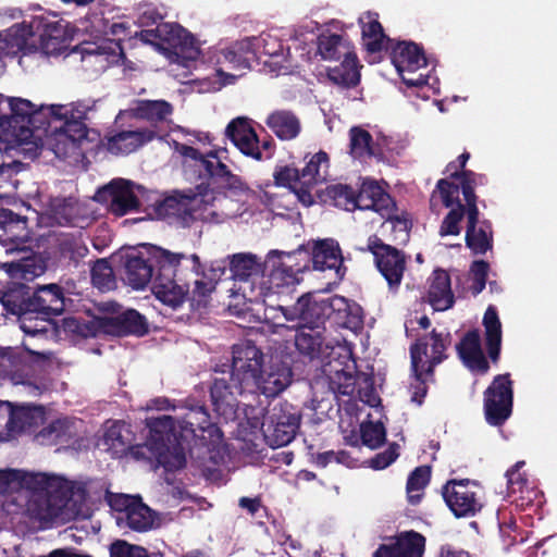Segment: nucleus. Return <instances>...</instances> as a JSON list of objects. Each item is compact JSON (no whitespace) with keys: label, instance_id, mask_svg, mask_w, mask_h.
Masks as SVG:
<instances>
[{"label":"nucleus","instance_id":"1","mask_svg":"<svg viewBox=\"0 0 557 557\" xmlns=\"http://www.w3.org/2000/svg\"><path fill=\"white\" fill-rule=\"evenodd\" d=\"M287 321H296L299 329L295 335L297 350L310 358H321L322 376L315 386L326 384L336 397H356L370 407L380 405L372 374L358 372L351 349L341 343L326 342L325 329L320 325L324 308L310 294L298 298L288 308H281Z\"/></svg>","mask_w":557,"mask_h":557},{"label":"nucleus","instance_id":"2","mask_svg":"<svg viewBox=\"0 0 557 557\" xmlns=\"http://www.w3.org/2000/svg\"><path fill=\"white\" fill-rule=\"evenodd\" d=\"M149 437L145 447L166 471H176L186 463L185 449L193 440H206L205 433L220 437V430L210 422L203 406H190L184 416H160L147 420Z\"/></svg>","mask_w":557,"mask_h":557},{"label":"nucleus","instance_id":"3","mask_svg":"<svg viewBox=\"0 0 557 557\" xmlns=\"http://www.w3.org/2000/svg\"><path fill=\"white\" fill-rule=\"evenodd\" d=\"M148 260L133 256L125 263V280L136 289L151 283L156 297L163 304L177 308L184 302L187 290L184 285L174 281L180 267L185 265L191 272H197L199 257L195 253L185 255L171 252L160 247H152Z\"/></svg>","mask_w":557,"mask_h":557},{"label":"nucleus","instance_id":"4","mask_svg":"<svg viewBox=\"0 0 557 557\" xmlns=\"http://www.w3.org/2000/svg\"><path fill=\"white\" fill-rule=\"evenodd\" d=\"M268 55L271 63L277 66L278 73L286 74L293 71V65L288 60L289 51L284 53L283 45L278 36L271 33H262L256 37H247L232 44L228 47L218 51L216 64L220 67L214 69V73L201 78L202 91H216L227 84H233L236 75L224 72V65L234 70H245L250 67V61Z\"/></svg>","mask_w":557,"mask_h":557},{"label":"nucleus","instance_id":"5","mask_svg":"<svg viewBox=\"0 0 557 557\" xmlns=\"http://www.w3.org/2000/svg\"><path fill=\"white\" fill-rule=\"evenodd\" d=\"M57 106H37L25 98L0 94V140L12 147L38 143L39 128L46 125L49 115L65 116L73 110Z\"/></svg>","mask_w":557,"mask_h":557},{"label":"nucleus","instance_id":"6","mask_svg":"<svg viewBox=\"0 0 557 557\" xmlns=\"http://www.w3.org/2000/svg\"><path fill=\"white\" fill-rule=\"evenodd\" d=\"M225 196L212 188L197 187V191L174 193L153 206L158 219L169 220L181 226H189L194 221L222 222L230 216L223 210Z\"/></svg>","mask_w":557,"mask_h":557},{"label":"nucleus","instance_id":"7","mask_svg":"<svg viewBox=\"0 0 557 557\" xmlns=\"http://www.w3.org/2000/svg\"><path fill=\"white\" fill-rule=\"evenodd\" d=\"M57 107H69L73 110L65 116L49 115L46 125L39 128L38 143H29L28 151L48 148L58 158L65 159L76 153L79 143L87 137V127L84 120L95 107L94 101H77Z\"/></svg>","mask_w":557,"mask_h":557},{"label":"nucleus","instance_id":"8","mask_svg":"<svg viewBox=\"0 0 557 557\" xmlns=\"http://www.w3.org/2000/svg\"><path fill=\"white\" fill-rule=\"evenodd\" d=\"M140 39L146 44H151L172 64L183 67H189L190 63L200 55V48L196 39L177 24H158L153 30L141 32Z\"/></svg>","mask_w":557,"mask_h":557},{"label":"nucleus","instance_id":"9","mask_svg":"<svg viewBox=\"0 0 557 557\" xmlns=\"http://www.w3.org/2000/svg\"><path fill=\"white\" fill-rule=\"evenodd\" d=\"M449 344V336L433 331L429 336L419 339L410 349L411 368L414 381L410 385L411 400L418 405L426 394L423 377L432 373L433 367L445 358L444 351Z\"/></svg>","mask_w":557,"mask_h":557},{"label":"nucleus","instance_id":"10","mask_svg":"<svg viewBox=\"0 0 557 557\" xmlns=\"http://www.w3.org/2000/svg\"><path fill=\"white\" fill-rule=\"evenodd\" d=\"M307 267L308 260L301 247L290 252L269 251L263 262L264 273H267L265 284L259 286V295L265 296L277 292L281 287L294 285L298 282V274L302 273Z\"/></svg>","mask_w":557,"mask_h":557},{"label":"nucleus","instance_id":"11","mask_svg":"<svg viewBox=\"0 0 557 557\" xmlns=\"http://www.w3.org/2000/svg\"><path fill=\"white\" fill-rule=\"evenodd\" d=\"M57 478L62 482L57 488H29L34 494L28 502L27 511L42 528L52 523H64L70 518L66 509L69 484L64 479Z\"/></svg>","mask_w":557,"mask_h":557},{"label":"nucleus","instance_id":"12","mask_svg":"<svg viewBox=\"0 0 557 557\" xmlns=\"http://www.w3.org/2000/svg\"><path fill=\"white\" fill-rule=\"evenodd\" d=\"M231 380L239 393L252 392L258 384L267 361L260 348L250 342H243L233 346Z\"/></svg>","mask_w":557,"mask_h":557},{"label":"nucleus","instance_id":"13","mask_svg":"<svg viewBox=\"0 0 557 557\" xmlns=\"http://www.w3.org/2000/svg\"><path fill=\"white\" fill-rule=\"evenodd\" d=\"M175 150L185 158V163L195 166L199 175L208 176L210 184L226 189H238L242 187L240 178L233 175L225 164L221 162L218 152H199L196 148L175 143Z\"/></svg>","mask_w":557,"mask_h":557},{"label":"nucleus","instance_id":"14","mask_svg":"<svg viewBox=\"0 0 557 557\" xmlns=\"http://www.w3.org/2000/svg\"><path fill=\"white\" fill-rule=\"evenodd\" d=\"M109 504L116 512L115 519L119 525H125L138 532L153 527L152 511L139 498L125 494L111 495Z\"/></svg>","mask_w":557,"mask_h":557},{"label":"nucleus","instance_id":"15","mask_svg":"<svg viewBox=\"0 0 557 557\" xmlns=\"http://www.w3.org/2000/svg\"><path fill=\"white\" fill-rule=\"evenodd\" d=\"M392 62L408 86L428 84V75L418 73L426 66V59L420 48L413 42H398L392 50Z\"/></svg>","mask_w":557,"mask_h":557},{"label":"nucleus","instance_id":"16","mask_svg":"<svg viewBox=\"0 0 557 557\" xmlns=\"http://www.w3.org/2000/svg\"><path fill=\"white\" fill-rule=\"evenodd\" d=\"M231 271L235 281L239 283L238 290L250 300L260 297L259 286L265 284L263 263L252 253H237L232 257Z\"/></svg>","mask_w":557,"mask_h":557},{"label":"nucleus","instance_id":"17","mask_svg":"<svg viewBox=\"0 0 557 557\" xmlns=\"http://www.w3.org/2000/svg\"><path fill=\"white\" fill-rule=\"evenodd\" d=\"M479 491L474 482L451 480L443 487V497L456 517H469L482 508Z\"/></svg>","mask_w":557,"mask_h":557},{"label":"nucleus","instance_id":"18","mask_svg":"<svg viewBox=\"0 0 557 557\" xmlns=\"http://www.w3.org/2000/svg\"><path fill=\"white\" fill-rule=\"evenodd\" d=\"M299 426V416L289 406L274 407L269 418L262 423L267 443L272 447L289 444Z\"/></svg>","mask_w":557,"mask_h":557},{"label":"nucleus","instance_id":"19","mask_svg":"<svg viewBox=\"0 0 557 557\" xmlns=\"http://www.w3.org/2000/svg\"><path fill=\"white\" fill-rule=\"evenodd\" d=\"M512 386L507 374L498 375L485 392L484 410L490 424L500 425L511 414Z\"/></svg>","mask_w":557,"mask_h":557},{"label":"nucleus","instance_id":"20","mask_svg":"<svg viewBox=\"0 0 557 557\" xmlns=\"http://www.w3.org/2000/svg\"><path fill=\"white\" fill-rule=\"evenodd\" d=\"M366 250L373 253L376 267L389 287H397L406 269L404 255L396 248L384 244L376 236L369 237Z\"/></svg>","mask_w":557,"mask_h":557},{"label":"nucleus","instance_id":"21","mask_svg":"<svg viewBox=\"0 0 557 557\" xmlns=\"http://www.w3.org/2000/svg\"><path fill=\"white\" fill-rule=\"evenodd\" d=\"M30 317L36 321L34 325L46 327L49 317L61 314L65 307L62 289L57 284L40 286L30 295ZM45 329L44 332H46Z\"/></svg>","mask_w":557,"mask_h":557},{"label":"nucleus","instance_id":"22","mask_svg":"<svg viewBox=\"0 0 557 557\" xmlns=\"http://www.w3.org/2000/svg\"><path fill=\"white\" fill-rule=\"evenodd\" d=\"M30 301L29 288L23 284H12L0 296V302L8 313L18 315L21 321V329L24 333L36 335L44 333L45 327L33 325V318L30 317Z\"/></svg>","mask_w":557,"mask_h":557},{"label":"nucleus","instance_id":"23","mask_svg":"<svg viewBox=\"0 0 557 557\" xmlns=\"http://www.w3.org/2000/svg\"><path fill=\"white\" fill-rule=\"evenodd\" d=\"M96 200L109 205L110 211L115 215H124L139 206L134 191V184L123 178H115L108 185L98 189Z\"/></svg>","mask_w":557,"mask_h":557},{"label":"nucleus","instance_id":"24","mask_svg":"<svg viewBox=\"0 0 557 557\" xmlns=\"http://www.w3.org/2000/svg\"><path fill=\"white\" fill-rule=\"evenodd\" d=\"M293 372L287 363L278 358H271L258 377L251 393H260L267 397H275L292 383Z\"/></svg>","mask_w":557,"mask_h":557},{"label":"nucleus","instance_id":"25","mask_svg":"<svg viewBox=\"0 0 557 557\" xmlns=\"http://www.w3.org/2000/svg\"><path fill=\"white\" fill-rule=\"evenodd\" d=\"M62 482L57 475L47 473L26 472L23 470H0V494L8 490L24 488H57Z\"/></svg>","mask_w":557,"mask_h":557},{"label":"nucleus","instance_id":"26","mask_svg":"<svg viewBox=\"0 0 557 557\" xmlns=\"http://www.w3.org/2000/svg\"><path fill=\"white\" fill-rule=\"evenodd\" d=\"M226 135L243 154L257 161L263 160L258 136L248 119H234L226 127Z\"/></svg>","mask_w":557,"mask_h":557},{"label":"nucleus","instance_id":"27","mask_svg":"<svg viewBox=\"0 0 557 557\" xmlns=\"http://www.w3.org/2000/svg\"><path fill=\"white\" fill-rule=\"evenodd\" d=\"M425 537L416 532H401L392 544L381 545L372 557H422Z\"/></svg>","mask_w":557,"mask_h":557},{"label":"nucleus","instance_id":"28","mask_svg":"<svg viewBox=\"0 0 557 557\" xmlns=\"http://www.w3.org/2000/svg\"><path fill=\"white\" fill-rule=\"evenodd\" d=\"M357 209L372 210L381 218H389L395 209L391 196L375 182H364L357 195Z\"/></svg>","mask_w":557,"mask_h":557},{"label":"nucleus","instance_id":"29","mask_svg":"<svg viewBox=\"0 0 557 557\" xmlns=\"http://www.w3.org/2000/svg\"><path fill=\"white\" fill-rule=\"evenodd\" d=\"M312 263L314 270H334L337 278H343L345 275L342 251L334 239L326 238L313 243Z\"/></svg>","mask_w":557,"mask_h":557},{"label":"nucleus","instance_id":"30","mask_svg":"<svg viewBox=\"0 0 557 557\" xmlns=\"http://www.w3.org/2000/svg\"><path fill=\"white\" fill-rule=\"evenodd\" d=\"M51 218L60 225L85 228L91 221V212L73 198L58 199L52 205Z\"/></svg>","mask_w":557,"mask_h":557},{"label":"nucleus","instance_id":"31","mask_svg":"<svg viewBox=\"0 0 557 557\" xmlns=\"http://www.w3.org/2000/svg\"><path fill=\"white\" fill-rule=\"evenodd\" d=\"M173 114V106L165 100H136L127 110L120 111L117 119L131 115L136 119L146 120L154 126L159 123H166Z\"/></svg>","mask_w":557,"mask_h":557},{"label":"nucleus","instance_id":"32","mask_svg":"<svg viewBox=\"0 0 557 557\" xmlns=\"http://www.w3.org/2000/svg\"><path fill=\"white\" fill-rule=\"evenodd\" d=\"M157 136L153 128L123 131L107 139V150L113 154H128L136 151Z\"/></svg>","mask_w":557,"mask_h":557},{"label":"nucleus","instance_id":"33","mask_svg":"<svg viewBox=\"0 0 557 557\" xmlns=\"http://www.w3.org/2000/svg\"><path fill=\"white\" fill-rule=\"evenodd\" d=\"M466 232L467 246L476 255L485 253L492 248V230L490 223L479 222V210L468 212Z\"/></svg>","mask_w":557,"mask_h":557},{"label":"nucleus","instance_id":"34","mask_svg":"<svg viewBox=\"0 0 557 557\" xmlns=\"http://www.w3.org/2000/svg\"><path fill=\"white\" fill-rule=\"evenodd\" d=\"M428 300L436 311H445L454 305L450 278L446 271L435 270L430 278Z\"/></svg>","mask_w":557,"mask_h":557},{"label":"nucleus","instance_id":"35","mask_svg":"<svg viewBox=\"0 0 557 557\" xmlns=\"http://www.w3.org/2000/svg\"><path fill=\"white\" fill-rule=\"evenodd\" d=\"M264 123L281 140H293L301 132L299 117L289 110H275L271 112Z\"/></svg>","mask_w":557,"mask_h":557},{"label":"nucleus","instance_id":"36","mask_svg":"<svg viewBox=\"0 0 557 557\" xmlns=\"http://www.w3.org/2000/svg\"><path fill=\"white\" fill-rule=\"evenodd\" d=\"M457 349L460 358L468 368L483 373L487 371L488 362L484 357L481 347V337L478 331L467 333L457 346Z\"/></svg>","mask_w":557,"mask_h":557},{"label":"nucleus","instance_id":"37","mask_svg":"<svg viewBox=\"0 0 557 557\" xmlns=\"http://www.w3.org/2000/svg\"><path fill=\"white\" fill-rule=\"evenodd\" d=\"M273 177L277 186L288 187L304 206L309 207L314 202V195L306 189L301 174L296 168L281 166L275 170Z\"/></svg>","mask_w":557,"mask_h":557},{"label":"nucleus","instance_id":"38","mask_svg":"<svg viewBox=\"0 0 557 557\" xmlns=\"http://www.w3.org/2000/svg\"><path fill=\"white\" fill-rule=\"evenodd\" d=\"M363 45L367 51L374 53L387 46L389 39L383 33L377 14L367 12L359 17Z\"/></svg>","mask_w":557,"mask_h":557},{"label":"nucleus","instance_id":"39","mask_svg":"<svg viewBox=\"0 0 557 557\" xmlns=\"http://www.w3.org/2000/svg\"><path fill=\"white\" fill-rule=\"evenodd\" d=\"M318 302L323 306L324 315L326 310H331L350 327H357L362 323V308L355 302H349L342 296L335 295Z\"/></svg>","mask_w":557,"mask_h":557},{"label":"nucleus","instance_id":"40","mask_svg":"<svg viewBox=\"0 0 557 557\" xmlns=\"http://www.w3.org/2000/svg\"><path fill=\"white\" fill-rule=\"evenodd\" d=\"M329 166L330 162L326 152L319 151L312 154L300 172L301 182L306 186V189H309L313 194L314 187L327 178Z\"/></svg>","mask_w":557,"mask_h":557},{"label":"nucleus","instance_id":"41","mask_svg":"<svg viewBox=\"0 0 557 557\" xmlns=\"http://www.w3.org/2000/svg\"><path fill=\"white\" fill-rule=\"evenodd\" d=\"M75 423L69 418L57 419L49 425L44 428L37 435V440L41 444H67L75 436Z\"/></svg>","mask_w":557,"mask_h":557},{"label":"nucleus","instance_id":"42","mask_svg":"<svg viewBox=\"0 0 557 557\" xmlns=\"http://www.w3.org/2000/svg\"><path fill=\"white\" fill-rule=\"evenodd\" d=\"M132 436L125 423L115 421L107 425L103 446L114 457H121L131 447Z\"/></svg>","mask_w":557,"mask_h":557},{"label":"nucleus","instance_id":"43","mask_svg":"<svg viewBox=\"0 0 557 557\" xmlns=\"http://www.w3.org/2000/svg\"><path fill=\"white\" fill-rule=\"evenodd\" d=\"M211 398L214 410L225 419H232L236 413L237 401L232 387L223 379H215L211 387Z\"/></svg>","mask_w":557,"mask_h":557},{"label":"nucleus","instance_id":"44","mask_svg":"<svg viewBox=\"0 0 557 557\" xmlns=\"http://www.w3.org/2000/svg\"><path fill=\"white\" fill-rule=\"evenodd\" d=\"M8 428L11 431H22L26 428L36 425L42 420L44 410L38 406L23 405L14 408L10 403V410H8Z\"/></svg>","mask_w":557,"mask_h":557},{"label":"nucleus","instance_id":"45","mask_svg":"<svg viewBox=\"0 0 557 557\" xmlns=\"http://www.w3.org/2000/svg\"><path fill=\"white\" fill-rule=\"evenodd\" d=\"M350 154L356 159H364L383 153V149L373 144L372 136L360 126H354L349 131Z\"/></svg>","mask_w":557,"mask_h":557},{"label":"nucleus","instance_id":"46","mask_svg":"<svg viewBox=\"0 0 557 557\" xmlns=\"http://www.w3.org/2000/svg\"><path fill=\"white\" fill-rule=\"evenodd\" d=\"M483 325L488 355L495 361L498 359L502 344V323L495 307L490 306L486 309Z\"/></svg>","mask_w":557,"mask_h":557},{"label":"nucleus","instance_id":"47","mask_svg":"<svg viewBox=\"0 0 557 557\" xmlns=\"http://www.w3.org/2000/svg\"><path fill=\"white\" fill-rule=\"evenodd\" d=\"M60 256L75 265L87 256L88 247L82 232L63 234L59 238Z\"/></svg>","mask_w":557,"mask_h":557},{"label":"nucleus","instance_id":"48","mask_svg":"<svg viewBox=\"0 0 557 557\" xmlns=\"http://www.w3.org/2000/svg\"><path fill=\"white\" fill-rule=\"evenodd\" d=\"M318 51L324 60L330 61L354 54L348 41L336 34H322L318 38Z\"/></svg>","mask_w":557,"mask_h":557},{"label":"nucleus","instance_id":"49","mask_svg":"<svg viewBox=\"0 0 557 557\" xmlns=\"http://www.w3.org/2000/svg\"><path fill=\"white\" fill-rule=\"evenodd\" d=\"M329 78L338 85L355 86L359 83L360 75L355 54L344 58L339 65L329 70Z\"/></svg>","mask_w":557,"mask_h":557},{"label":"nucleus","instance_id":"50","mask_svg":"<svg viewBox=\"0 0 557 557\" xmlns=\"http://www.w3.org/2000/svg\"><path fill=\"white\" fill-rule=\"evenodd\" d=\"M20 362L14 357L12 348L0 350V383L9 381L14 385L25 384L26 380L20 372Z\"/></svg>","mask_w":557,"mask_h":557},{"label":"nucleus","instance_id":"51","mask_svg":"<svg viewBox=\"0 0 557 557\" xmlns=\"http://www.w3.org/2000/svg\"><path fill=\"white\" fill-rule=\"evenodd\" d=\"M430 468L426 466L416 468L407 481V495L410 504L417 505L422 497V491L430 481Z\"/></svg>","mask_w":557,"mask_h":557},{"label":"nucleus","instance_id":"52","mask_svg":"<svg viewBox=\"0 0 557 557\" xmlns=\"http://www.w3.org/2000/svg\"><path fill=\"white\" fill-rule=\"evenodd\" d=\"M178 269H180L178 274L176 276H173V278H174V281H177L178 284L185 286L187 294H186L184 300L190 294L191 299L194 301H200L202 298L208 296L213 290V285L211 282H206V281L198 280V278H196L194 281L193 290L191 292L189 290V285L187 284V282H185V278L187 277L188 273L198 275L200 265L198 267L197 272H191L190 270L186 269L185 265H182Z\"/></svg>","mask_w":557,"mask_h":557},{"label":"nucleus","instance_id":"53","mask_svg":"<svg viewBox=\"0 0 557 557\" xmlns=\"http://www.w3.org/2000/svg\"><path fill=\"white\" fill-rule=\"evenodd\" d=\"M430 202L433 211L437 209L438 202H442L446 208L453 207L455 202H457V205L460 203L459 187L446 180H440L436 189L431 196Z\"/></svg>","mask_w":557,"mask_h":557},{"label":"nucleus","instance_id":"54","mask_svg":"<svg viewBox=\"0 0 557 557\" xmlns=\"http://www.w3.org/2000/svg\"><path fill=\"white\" fill-rule=\"evenodd\" d=\"M523 466L524 461H518L511 469L506 472L508 494H520L522 499L530 498V494L533 493L529 486V482L525 475L520 472V469Z\"/></svg>","mask_w":557,"mask_h":557},{"label":"nucleus","instance_id":"55","mask_svg":"<svg viewBox=\"0 0 557 557\" xmlns=\"http://www.w3.org/2000/svg\"><path fill=\"white\" fill-rule=\"evenodd\" d=\"M91 281L100 290H108L114 286L113 270L107 260L96 261L91 269Z\"/></svg>","mask_w":557,"mask_h":557},{"label":"nucleus","instance_id":"56","mask_svg":"<svg viewBox=\"0 0 557 557\" xmlns=\"http://www.w3.org/2000/svg\"><path fill=\"white\" fill-rule=\"evenodd\" d=\"M329 196L333 199L334 205L347 211L357 209V195L347 185H334L327 188Z\"/></svg>","mask_w":557,"mask_h":557},{"label":"nucleus","instance_id":"57","mask_svg":"<svg viewBox=\"0 0 557 557\" xmlns=\"http://www.w3.org/2000/svg\"><path fill=\"white\" fill-rule=\"evenodd\" d=\"M360 432L363 444L370 448H377L385 441V429L381 422H363Z\"/></svg>","mask_w":557,"mask_h":557},{"label":"nucleus","instance_id":"58","mask_svg":"<svg viewBox=\"0 0 557 557\" xmlns=\"http://www.w3.org/2000/svg\"><path fill=\"white\" fill-rule=\"evenodd\" d=\"M465 214V207L461 203H458V206L454 209H451L448 214L445 216L441 228L440 234L441 236L446 235H458L460 233V226L459 223L462 220Z\"/></svg>","mask_w":557,"mask_h":557},{"label":"nucleus","instance_id":"59","mask_svg":"<svg viewBox=\"0 0 557 557\" xmlns=\"http://www.w3.org/2000/svg\"><path fill=\"white\" fill-rule=\"evenodd\" d=\"M111 557H147V552L144 547L131 545L126 542L119 541L111 545Z\"/></svg>","mask_w":557,"mask_h":557},{"label":"nucleus","instance_id":"60","mask_svg":"<svg viewBox=\"0 0 557 557\" xmlns=\"http://www.w3.org/2000/svg\"><path fill=\"white\" fill-rule=\"evenodd\" d=\"M488 271V264L485 261H474L471 265L473 284L471 286L473 294L481 293L485 287V278Z\"/></svg>","mask_w":557,"mask_h":557},{"label":"nucleus","instance_id":"61","mask_svg":"<svg viewBox=\"0 0 557 557\" xmlns=\"http://www.w3.org/2000/svg\"><path fill=\"white\" fill-rule=\"evenodd\" d=\"M121 322L129 333L141 334L145 332L144 318L135 310L125 312L121 318Z\"/></svg>","mask_w":557,"mask_h":557},{"label":"nucleus","instance_id":"62","mask_svg":"<svg viewBox=\"0 0 557 557\" xmlns=\"http://www.w3.org/2000/svg\"><path fill=\"white\" fill-rule=\"evenodd\" d=\"M392 230L396 233L395 240L406 243L409 238L410 222L405 218H386Z\"/></svg>","mask_w":557,"mask_h":557},{"label":"nucleus","instance_id":"63","mask_svg":"<svg viewBox=\"0 0 557 557\" xmlns=\"http://www.w3.org/2000/svg\"><path fill=\"white\" fill-rule=\"evenodd\" d=\"M398 457L397 446H391L387 450L377 454L371 460V467L377 470L385 469Z\"/></svg>","mask_w":557,"mask_h":557},{"label":"nucleus","instance_id":"64","mask_svg":"<svg viewBox=\"0 0 557 557\" xmlns=\"http://www.w3.org/2000/svg\"><path fill=\"white\" fill-rule=\"evenodd\" d=\"M465 180L462 182V194L465 200L467 202V213L471 212L472 209L479 210L475 205V195L473 193L472 183H474V174L473 173H465Z\"/></svg>","mask_w":557,"mask_h":557}]
</instances>
